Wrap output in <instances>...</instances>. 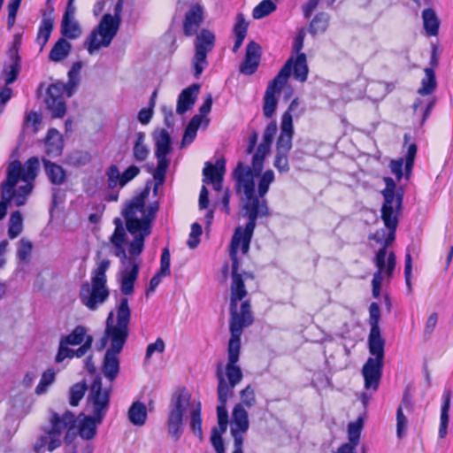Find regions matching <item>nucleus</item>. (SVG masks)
<instances>
[{
	"mask_svg": "<svg viewBox=\"0 0 453 453\" xmlns=\"http://www.w3.org/2000/svg\"><path fill=\"white\" fill-rule=\"evenodd\" d=\"M202 123V116L195 115L188 124L181 141V148L190 144L196 138L197 129Z\"/></svg>",
	"mask_w": 453,
	"mask_h": 453,
	"instance_id": "nucleus-42",
	"label": "nucleus"
},
{
	"mask_svg": "<svg viewBox=\"0 0 453 453\" xmlns=\"http://www.w3.org/2000/svg\"><path fill=\"white\" fill-rule=\"evenodd\" d=\"M200 85L192 84L191 86L184 88L178 96L176 111L178 114L182 115L188 111L196 103L197 95L199 93Z\"/></svg>",
	"mask_w": 453,
	"mask_h": 453,
	"instance_id": "nucleus-27",
	"label": "nucleus"
},
{
	"mask_svg": "<svg viewBox=\"0 0 453 453\" xmlns=\"http://www.w3.org/2000/svg\"><path fill=\"white\" fill-rule=\"evenodd\" d=\"M369 352L374 357H369L362 368L365 387L377 390L382 374L385 340L380 329H371L368 337Z\"/></svg>",
	"mask_w": 453,
	"mask_h": 453,
	"instance_id": "nucleus-12",
	"label": "nucleus"
},
{
	"mask_svg": "<svg viewBox=\"0 0 453 453\" xmlns=\"http://www.w3.org/2000/svg\"><path fill=\"white\" fill-rule=\"evenodd\" d=\"M44 171L50 181L53 185H62L66 179L65 171L62 166L42 158Z\"/></svg>",
	"mask_w": 453,
	"mask_h": 453,
	"instance_id": "nucleus-30",
	"label": "nucleus"
},
{
	"mask_svg": "<svg viewBox=\"0 0 453 453\" xmlns=\"http://www.w3.org/2000/svg\"><path fill=\"white\" fill-rule=\"evenodd\" d=\"M369 324L371 329H380L379 321L380 318V310L377 303H372L369 307Z\"/></svg>",
	"mask_w": 453,
	"mask_h": 453,
	"instance_id": "nucleus-57",
	"label": "nucleus"
},
{
	"mask_svg": "<svg viewBox=\"0 0 453 453\" xmlns=\"http://www.w3.org/2000/svg\"><path fill=\"white\" fill-rule=\"evenodd\" d=\"M273 180L274 173L273 170H267L261 175L258 182L257 196H256L259 200L265 199V196L268 192L269 187Z\"/></svg>",
	"mask_w": 453,
	"mask_h": 453,
	"instance_id": "nucleus-47",
	"label": "nucleus"
},
{
	"mask_svg": "<svg viewBox=\"0 0 453 453\" xmlns=\"http://www.w3.org/2000/svg\"><path fill=\"white\" fill-rule=\"evenodd\" d=\"M140 173V168L134 165L127 167L122 173L116 165H111L106 170L107 186L111 189L123 188Z\"/></svg>",
	"mask_w": 453,
	"mask_h": 453,
	"instance_id": "nucleus-22",
	"label": "nucleus"
},
{
	"mask_svg": "<svg viewBox=\"0 0 453 453\" xmlns=\"http://www.w3.org/2000/svg\"><path fill=\"white\" fill-rule=\"evenodd\" d=\"M87 332L85 326L79 325L69 334L63 336L60 340L63 341V343L68 345H80L87 341L88 336H90Z\"/></svg>",
	"mask_w": 453,
	"mask_h": 453,
	"instance_id": "nucleus-39",
	"label": "nucleus"
},
{
	"mask_svg": "<svg viewBox=\"0 0 453 453\" xmlns=\"http://www.w3.org/2000/svg\"><path fill=\"white\" fill-rule=\"evenodd\" d=\"M273 165L280 173H288L289 171L288 153L276 152Z\"/></svg>",
	"mask_w": 453,
	"mask_h": 453,
	"instance_id": "nucleus-58",
	"label": "nucleus"
},
{
	"mask_svg": "<svg viewBox=\"0 0 453 453\" xmlns=\"http://www.w3.org/2000/svg\"><path fill=\"white\" fill-rule=\"evenodd\" d=\"M88 386L86 382H78L73 385L69 390V403L72 406H77L83 398Z\"/></svg>",
	"mask_w": 453,
	"mask_h": 453,
	"instance_id": "nucleus-48",
	"label": "nucleus"
},
{
	"mask_svg": "<svg viewBox=\"0 0 453 453\" xmlns=\"http://www.w3.org/2000/svg\"><path fill=\"white\" fill-rule=\"evenodd\" d=\"M437 82L434 72L432 68L425 69V77L421 81V87L418 88V93L421 96L432 94L436 88Z\"/></svg>",
	"mask_w": 453,
	"mask_h": 453,
	"instance_id": "nucleus-43",
	"label": "nucleus"
},
{
	"mask_svg": "<svg viewBox=\"0 0 453 453\" xmlns=\"http://www.w3.org/2000/svg\"><path fill=\"white\" fill-rule=\"evenodd\" d=\"M403 409L407 411H411L413 409L411 395L407 388L404 390L402 402L396 410V434L399 438L403 436L408 423L407 417L403 414Z\"/></svg>",
	"mask_w": 453,
	"mask_h": 453,
	"instance_id": "nucleus-26",
	"label": "nucleus"
},
{
	"mask_svg": "<svg viewBox=\"0 0 453 453\" xmlns=\"http://www.w3.org/2000/svg\"><path fill=\"white\" fill-rule=\"evenodd\" d=\"M404 159L398 158L390 162V170L393 174L396 177L397 180H400L403 177V166Z\"/></svg>",
	"mask_w": 453,
	"mask_h": 453,
	"instance_id": "nucleus-64",
	"label": "nucleus"
},
{
	"mask_svg": "<svg viewBox=\"0 0 453 453\" xmlns=\"http://www.w3.org/2000/svg\"><path fill=\"white\" fill-rule=\"evenodd\" d=\"M291 63L292 59L288 60L266 88L264 96L263 111L267 119L272 118L275 113L278 104L276 95L280 93L291 74Z\"/></svg>",
	"mask_w": 453,
	"mask_h": 453,
	"instance_id": "nucleus-16",
	"label": "nucleus"
},
{
	"mask_svg": "<svg viewBox=\"0 0 453 453\" xmlns=\"http://www.w3.org/2000/svg\"><path fill=\"white\" fill-rule=\"evenodd\" d=\"M240 396L242 401L240 404H242L243 407L246 406L248 408H250L255 405V390L251 386L249 385L244 389H242L240 393Z\"/></svg>",
	"mask_w": 453,
	"mask_h": 453,
	"instance_id": "nucleus-53",
	"label": "nucleus"
},
{
	"mask_svg": "<svg viewBox=\"0 0 453 453\" xmlns=\"http://www.w3.org/2000/svg\"><path fill=\"white\" fill-rule=\"evenodd\" d=\"M74 357V350L68 348V344L63 343L60 340L58 350L55 358L57 363L63 362L65 358H72Z\"/></svg>",
	"mask_w": 453,
	"mask_h": 453,
	"instance_id": "nucleus-59",
	"label": "nucleus"
},
{
	"mask_svg": "<svg viewBox=\"0 0 453 453\" xmlns=\"http://www.w3.org/2000/svg\"><path fill=\"white\" fill-rule=\"evenodd\" d=\"M189 411V426L194 434L203 438L201 403L191 402L190 394L185 389L178 390L172 397L168 407L166 429L169 435L178 441L184 430V416Z\"/></svg>",
	"mask_w": 453,
	"mask_h": 453,
	"instance_id": "nucleus-6",
	"label": "nucleus"
},
{
	"mask_svg": "<svg viewBox=\"0 0 453 453\" xmlns=\"http://www.w3.org/2000/svg\"><path fill=\"white\" fill-rule=\"evenodd\" d=\"M211 441L217 453L225 452L222 436L216 430H211Z\"/></svg>",
	"mask_w": 453,
	"mask_h": 453,
	"instance_id": "nucleus-63",
	"label": "nucleus"
},
{
	"mask_svg": "<svg viewBox=\"0 0 453 453\" xmlns=\"http://www.w3.org/2000/svg\"><path fill=\"white\" fill-rule=\"evenodd\" d=\"M241 349V340L230 339L227 348L228 360L226 365V382L220 365L218 366L216 376L218 379V399L219 403H226L228 395L234 391L235 386L242 379V372L236 364L239 360Z\"/></svg>",
	"mask_w": 453,
	"mask_h": 453,
	"instance_id": "nucleus-11",
	"label": "nucleus"
},
{
	"mask_svg": "<svg viewBox=\"0 0 453 453\" xmlns=\"http://www.w3.org/2000/svg\"><path fill=\"white\" fill-rule=\"evenodd\" d=\"M260 60V46L251 41L246 48L245 59L240 66V72L246 75L253 74L259 65Z\"/></svg>",
	"mask_w": 453,
	"mask_h": 453,
	"instance_id": "nucleus-25",
	"label": "nucleus"
},
{
	"mask_svg": "<svg viewBox=\"0 0 453 453\" xmlns=\"http://www.w3.org/2000/svg\"><path fill=\"white\" fill-rule=\"evenodd\" d=\"M245 238L246 235L241 234L240 229H235L229 246V256L232 261L229 329L231 333L230 339L235 340H241L243 328L250 326L254 321L249 300L242 303L240 311L237 309L238 302L242 300L248 294L244 280L253 279V275L250 273L242 272L240 273L238 272L239 260L237 255L239 248L241 247L242 254L246 255L250 250L252 239H249L247 248H245Z\"/></svg>",
	"mask_w": 453,
	"mask_h": 453,
	"instance_id": "nucleus-2",
	"label": "nucleus"
},
{
	"mask_svg": "<svg viewBox=\"0 0 453 453\" xmlns=\"http://www.w3.org/2000/svg\"><path fill=\"white\" fill-rule=\"evenodd\" d=\"M103 420H98L96 415L84 416L83 419L79 422L78 432L79 435L87 441H89L96 434L97 426L100 425Z\"/></svg>",
	"mask_w": 453,
	"mask_h": 453,
	"instance_id": "nucleus-28",
	"label": "nucleus"
},
{
	"mask_svg": "<svg viewBox=\"0 0 453 453\" xmlns=\"http://www.w3.org/2000/svg\"><path fill=\"white\" fill-rule=\"evenodd\" d=\"M130 317L128 300L122 297L116 307V319L114 311H111L106 319L104 336L96 343L98 350L104 349L110 343V348L106 350L104 357L102 372L111 382L117 378L119 372V354L122 351L128 337Z\"/></svg>",
	"mask_w": 453,
	"mask_h": 453,
	"instance_id": "nucleus-3",
	"label": "nucleus"
},
{
	"mask_svg": "<svg viewBox=\"0 0 453 453\" xmlns=\"http://www.w3.org/2000/svg\"><path fill=\"white\" fill-rule=\"evenodd\" d=\"M101 252L96 257V266L91 273V282L84 281L81 285L79 298L81 303L89 311H96L104 304L110 296L107 288L106 271L109 269L111 261L101 258Z\"/></svg>",
	"mask_w": 453,
	"mask_h": 453,
	"instance_id": "nucleus-9",
	"label": "nucleus"
},
{
	"mask_svg": "<svg viewBox=\"0 0 453 453\" xmlns=\"http://www.w3.org/2000/svg\"><path fill=\"white\" fill-rule=\"evenodd\" d=\"M91 161V155L87 151L74 150L65 159V163L71 166L80 167L88 165Z\"/></svg>",
	"mask_w": 453,
	"mask_h": 453,
	"instance_id": "nucleus-46",
	"label": "nucleus"
},
{
	"mask_svg": "<svg viewBox=\"0 0 453 453\" xmlns=\"http://www.w3.org/2000/svg\"><path fill=\"white\" fill-rule=\"evenodd\" d=\"M232 418L231 434L234 437V450L242 451V434L249 429L248 412L242 404L234 406Z\"/></svg>",
	"mask_w": 453,
	"mask_h": 453,
	"instance_id": "nucleus-20",
	"label": "nucleus"
},
{
	"mask_svg": "<svg viewBox=\"0 0 453 453\" xmlns=\"http://www.w3.org/2000/svg\"><path fill=\"white\" fill-rule=\"evenodd\" d=\"M17 42L8 50L9 61L4 64L3 74L6 85L13 83L20 70V57L17 47Z\"/></svg>",
	"mask_w": 453,
	"mask_h": 453,
	"instance_id": "nucleus-24",
	"label": "nucleus"
},
{
	"mask_svg": "<svg viewBox=\"0 0 453 453\" xmlns=\"http://www.w3.org/2000/svg\"><path fill=\"white\" fill-rule=\"evenodd\" d=\"M248 30V23L245 21L244 16L242 13L237 15L236 24L234 27V33L235 35V42L233 46V51L236 53L242 46Z\"/></svg>",
	"mask_w": 453,
	"mask_h": 453,
	"instance_id": "nucleus-36",
	"label": "nucleus"
},
{
	"mask_svg": "<svg viewBox=\"0 0 453 453\" xmlns=\"http://www.w3.org/2000/svg\"><path fill=\"white\" fill-rule=\"evenodd\" d=\"M152 137L155 144V157L157 161V165L153 173V178L157 186L164 183L165 173L170 165L171 160L168 155L173 150L172 138L170 133L164 128L155 130Z\"/></svg>",
	"mask_w": 453,
	"mask_h": 453,
	"instance_id": "nucleus-15",
	"label": "nucleus"
},
{
	"mask_svg": "<svg viewBox=\"0 0 453 453\" xmlns=\"http://www.w3.org/2000/svg\"><path fill=\"white\" fill-rule=\"evenodd\" d=\"M424 28L428 35L435 36L439 31L440 22L434 10L428 8L423 11Z\"/></svg>",
	"mask_w": 453,
	"mask_h": 453,
	"instance_id": "nucleus-38",
	"label": "nucleus"
},
{
	"mask_svg": "<svg viewBox=\"0 0 453 453\" xmlns=\"http://www.w3.org/2000/svg\"><path fill=\"white\" fill-rule=\"evenodd\" d=\"M226 173V160L221 157L217 159L215 165L206 162L203 169V182L211 183L213 188L219 192L222 189V183Z\"/></svg>",
	"mask_w": 453,
	"mask_h": 453,
	"instance_id": "nucleus-23",
	"label": "nucleus"
},
{
	"mask_svg": "<svg viewBox=\"0 0 453 453\" xmlns=\"http://www.w3.org/2000/svg\"><path fill=\"white\" fill-rule=\"evenodd\" d=\"M276 132H277V124H276V122H274V121L270 122L267 125V127H266V128H265V130L264 132L263 141L262 142H265L267 144H272L273 137H274Z\"/></svg>",
	"mask_w": 453,
	"mask_h": 453,
	"instance_id": "nucleus-62",
	"label": "nucleus"
},
{
	"mask_svg": "<svg viewBox=\"0 0 453 453\" xmlns=\"http://www.w3.org/2000/svg\"><path fill=\"white\" fill-rule=\"evenodd\" d=\"M276 10V4L271 0H263L257 5L252 12V16L256 19H260Z\"/></svg>",
	"mask_w": 453,
	"mask_h": 453,
	"instance_id": "nucleus-50",
	"label": "nucleus"
},
{
	"mask_svg": "<svg viewBox=\"0 0 453 453\" xmlns=\"http://www.w3.org/2000/svg\"><path fill=\"white\" fill-rule=\"evenodd\" d=\"M81 68V62L73 63L68 72L69 81L66 84L58 82L51 84L48 88L45 103L53 118H62L65 114L66 105L64 95L66 94L69 97L73 95V89L79 83Z\"/></svg>",
	"mask_w": 453,
	"mask_h": 453,
	"instance_id": "nucleus-13",
	"label": "nucleus"
},
{
	"mask_svg": "<svg viewBox=\"0 0 453 453\" xmlns=\"http://www.w3.org/2000/svg\"><path fill=\"white\" fill-rule=\"evenodd\" d=\"M63 150L62 134L55 128L48 131L45 138V152L50 157H58Z\"/></svg>",
	"mask_w": 453,
	"mask_h": 453,
	"instance_id": "nucleus-29",
	"label": "nucleus"
},
{
	"mask_svg": "<svg viewBox=\"0 0 453 453\" xmlns=\"http://www.w3.org/2000/svg\"><path fill=\"white\" fill-rule=\"evenodd\" d=\"M296 105V101L293 100L288 107V110L282 115L280 134L276 144L277 152L288 153L292 148V137L294 130L292 116L289 111H292Z\"/></svg>",
	"mask_w": 453,
	"mask_h": 453,
	"instance_id": "nucleus-21",
	"label": "nucleus"
},
{
	"mask_svg": "<svg viewBox=\"0 0 453 453\" xmlns=\"http://www.w3.org/2000/svg\"><path fill=\"white\" fill-rule=\"evenodd\" d=\"M128 418L134 426H141L147 419V409L144 403L134 402L128 411Z\"/></svg>",
	"mask_w": 453,
	"mask_h": 453,
	"instance_id": "nucleus-34",
	"label": "nucleus"
},
{
	"mask_svg": "<svg viewBox=\"0 0 453 453\" xmlns=\"http://www.w3.org/2000/svg\"><path fill=\"white\" fill-rule=\"evenodd\" d=\"M202 234V226L198 223H193L191 226V232L189 234L188 240L187 242L188 246L190 249H195L200 242V235Z\"/></svg>",
	"mask_w": 453,
	"mask_h": 453,
	"instance_id": "nucleus-54",
	"label": "nucleus"
},
{
	"mask_svg": "<svg viewBox=\"0 0 453 453\" xmlns=\"http://www.w3.org/2000/svg\"><path fill=\"white\" fill-rule=\"evenodd\" d=\"M75 422V415L70 411H65L62 415L52 411L50 417V428L45 435L40 437L36 449L46 448L48 451H53L61 446L63 434L65 444H71L76 437Z\"/></svg>",
	"mask_w": 453,
	"mask_h": 453,
	"instance_id": "nucleus-10",
	"label": "nucleus"
},
{
	"mask_svg": "<svg viewBox=\"0 0 453 453\" xmlns=\"http://www.w3.org/2000/svg\"><path fill=\"white\" fill-rule=\"evenodd\" d=\"M14 180L10 178L9 183L1 184V200H0V221L7 213L8 205L13 202L18 207L27 203V197L32 192L30 184L21 185L18 189H13Z\"/></svg>",
	"mask_w": 453,
	"mask_h": 453,
	"instance_id": "nucleus-18",
	"label": "nucleus"
},
{
	"mask_svg": "<svg viewBox=\"0 0 453 453\" xmlns=\"http://www.w3.org/2000/svg\"><path fill=\"white\" fill-rule=\"evenodd\" d=\"M165 349V342L162 338L158 337L155 342L150 343L147 346L146 352H145V361H149L152 355L156 352L157 353H163Z\"/></svg>",
	"mask_w": 453,
	"mask_h": 453,
	"instance_id": "nucleus-55",
	"label": "nucleus"
},
{
	"mask_svg": "<svg viewBox=\"0 0 453 453\" xmlns=\"http://www.w3.org/2000/svg\"><path fill=\"white\" fill-rule=\"evenodd\" d=\"M203 8L198 5H193L185 14L183 21V33L186 36L196 35L195 41V55L192 60L194 75L198 79L203 70L208 66L207 54L214 47L215 35L207 29H203L197 34L198 28L203 22Z\"/></svg>",
	"mask_w": 453,
	"mask_h": 453,
	"instance_id": "nucleus-7",
	"label": "nucleus"
},
{
	"mask_svg": "<svg viewBox=\"0 0 453 453\" xmlns=\"http://www.w3.org/2000/svg\"><path fill=\"white\" fill-rule=\"evenodd\" d=\"M122 1L119 0L115 6L114 16L104 14L99 25L92 30L84 42L89 54H93L101 47H108L118 33L120 25V12Z\"/></svg>",
	"mask_w": 453,
	"mask_h": 453,
	"instance_id": "nucleus-14",
	"label": "nucleus"
},
{
	"mask_svg": "<svg viewBox=\"0 0 453 453\" xmlns=\"http://www.w3.org/2000/svg\"><path fill=\"white\" fill-rule=\"evenodd\" d=\"M452 393L449 389L444 390L441 400V417H440V427H439V437L444 438L447 434V428L449 424V411L450 409Z\"/></svg>",
	"mask_w": 453,
	"mask_h": 453,
	"instance_id": "nucleus-31",
	"label": "nucleus"
},
{
	"mask_svg": "<svg viewBox=\"0 0 453 453\" xmlns=\"http://www.w3.org/2000/svg\"><path fill=\"white\" fill-rule=\"evenodd\" d=\"M438 322V313L433 312L430 314V316L427 318L425 328H424V338L426 340L430 339L436 325Z\"/></svg>",
	"mask_w": 453,
	"mask_h": 453,
	"instance_id": "nucleus-60",
	"label": "nucleus"
},
{
	"mask_svg": "<svg viewBox=\"0 0 453 453\" xmlns=\"http://www.w3.org/2000/svg\"><path fill=\"white\" fill-rule=\"evenodd\" d=\"M253 172L254 169L239 162L233 173L236 189L238 192L242 190L245 197L242 208L248 218V222L244 228L242 226L235 228L241 230V234L246 235L245 248H247L249 239L253 236L257 219L258 218L270 216L266 199L259 200L255 195Z\"/></svg>",
	"mask_w": 453,
	"mask_h": 453,
	"instance_id": "nucleus-5",
	"label": "nucleus"
},
{
	"mask_svg": "<svg viewBox=\"0 0 453 453\" xmlns=\"http://www.w3.org/2000/svg\"><path fill=\"white\" fill-rule=\"evenodd\" d=\"M115 230L110 237V242L104 243V246L110 247L112 254L119 257L121 266L119 272V280L120 282V290L129 296L134 292V285L139 273L140 264L135 257H127L125 245L128 244L126 230L120 219H114Z\"/></svg>",
	"mask_w": 453,
	"mask_h": 453,
	"instance_id": "nucleus-8",
	"label": "nucleus"
},
{
	"mask_svg": "<svg viewBox=\"0 0 453 453\" xmlns=\"http://www.w3.org/2000/svg\"><path fill=\"white\" fill-rule=\"evenodd\" d=\"M55 371L52 368L46 370L42 374L40 382L35 388V394H44L47 391L48 387H50L55 381Z\"/></svg>",
	"mask_w": 453,
	"mask_h": 453,
	"instance_id": "nucleus-51",
	"label": "nucleus"
},
{
	"mask_svg": "<svg viewBox=\"0 0 453 453\" xmlns=\"http://www.w3.org/2000/svg\"><path fill=\"white\" fill-rule=\"evenodd\" d=\"M417 153V145L415 143H411L407 148V154L405 157V172L406 178H409L411 174V169L414 165V159Z\"/></svg>",
	"mask_w": 453,
	"mask_h": 453,
	"instance_id": "nucleus-56",
	"label": "nucleus"
},
{
	"mask_svg": "<svg viewBox=\"0 0 453 453\" xmlns=\"http://www.w3.org/2000/svg\"><path fill=\"white\" fill-rule=\"evenodd\" d=\"M292 59L291 72L293 71V76L296 81L303 82L307 80L309 68L306 61V55L304 53L298 54L294 59L291 57L288 60Z\"/></svg>",
	"mask_w": 453,
	"mask_h": 453,
	"instance_id": "nucleus-32",
	"label": "nucleus"
},
{
	"mask_svg": "<svg viewBox=\"0 0 453 453\" xmlns=\"http://www.w3.org/2000/svg\"><path fill=\"white\" fill-rule=\"evenodd\" d=\"M159 273L165 275H170V252L168 248H165L162 251L161 260H160V270Z\"/></svg>",
	"mask_w": 453,
	"mask_h": 453,
	"instance_id": "nucleus-61",
	"label": "nucleus"
},
{
	"mask_svg": "<svg viewBox=\"0 0 453 453\" xmlns=\"http://www.w3.org/2000/svg\"><path fill=\"white\" fill-rule=\"evenodd\" d=\"M61 35L65 39L74 40L81 36L82 31L79 22L75 19H62L60 26Z\"/></svg>",
	"mask_w": 453,
	"mask_h": 453,
	"instance_id": "nucleus-37",
	"label": "nucleus"
},
{
	"mask_svg": "<svg viewBox=\"0 0 453 453\" xmlns=\"http://www.w3.org/2000/svg\"><path fill=\"white\" fill-rule=\"evenodd\" d=\"M386 188L381 194L384 197V203L381 207V219L386 228L377 231L372 239L382 244L375 257V265L377 272L374 273L372 286V296L378 298L380 294L381 284L383 280L382 273L391 277L395 267V255L393 251L388 250L389 246L395 238V231L398 226V218L401 213L403 194L402 190L395 191V183L390 177L384 178Z\"/></svg>",
	"mask_w": 453,
	"mask_h": 453,
	"instance_id": "nucleus-1",
	"label": "nucleus"
},
{
	"mask_svg": "<svg viewBox=\"0 0 453 453\" xmlns=\"http://www.w3.org/2000/svg\"><path fill=\"white\" fill-rule=\"evenodd\" d=\"M40 170V161L38 157H30L24 165L18 160L12 162L6 173V180L3 183H9L10 178L12 177L14 180L13 189H17L16 187L19 180L26 182L25 185L30 184L33 186V181L38 175Z\"/></svg>",
	"mask_w": 453,
	"mask_h": 453,
	"instance_id": "nucleus-17",
	"label": "nucleus"
},
{
	"mask_svg": "<svg viewBox=\"0 0 453 453\" xmlns=\"http://www.w3.org/2000/svg\"><path fill=\"white\" fill-rule=\"evenodd\" d=\"M270 149L271 144L263 142L258 145L252 158V167L256 173H259L262 171L265 157L269 153Z\"/></svg>",
	"mask_w": 453,
	"mask_h": 453,
	"instance_id": "nucleus-45",
	"label": "nucleus"
},
{
	"mask_svg": "<svg viewBox=\"0 0 453 453\" xmlns=\"http://www.w3.org/2000/svg\"><path fill=\"white\" fill-rule=\"evenodd\" d=\"M72 45L65 38H60L51 49L49 58L53 62L64 60L70 53Z\"/></svg>",
	"mask_w": 453,
	"mask_h": 453,
	"instance_id": "nucleus-33",
	"label": "nucleus"
},
{
	"mask_svg": "<svg viewBox=\"0 0 453 453\" xmlns=\"http://www.w3.org/2000/svg\"><path fill=\"white\" fill-rule=\"evenodd\" d=\"M88 402L91 404L92 413L96 415L98 420L105 417L110 404V389H103L102 379L96 376L90 387Z\"/></svg>",
	"mask_w": 453,
	"mask_h": 453,
	"instance_id": "nucleus-19",
	"label": "nucleus"
},
{
	"mask_svg": "<svg viewBox=\"0 0 453 453\" xmlns=\"http://www.w3.org/2000/svg\"><path fill=\"white\" fill-rule=\"evenodd\" d=\"M33 249L32 242L25 238L19 240L18 243L17 257L22 262H27Z\"/></svg>",
	"mask_w": 453,
	"mask_h": 453,
	"instance_id": "nucleus-52",
	"label": "nucleus"
},
{
	"mask_svg": "<svg viewBox=\"0 0 453 453\" xmlns=\"http://www.w3.org/2000/svg\"><path fill=\"white\" fill-rule=\"evenodd\" d=\"M23 231V217L19 211L11 213L8 222V236L10 239L17 238Z\"/></svg>",
	"mask_w": 453,
	"mask_h": 453,
	"instance_id": "nucleus-41",
	"label": "nucleus"
},
{
	"mask_svg": "<svg viewBox=\"0 0 453 453\" xmlns=\"http://www.w3.org/2000/svg\"><path fill=\"white\" fill-rule=\"evenodd\" d=\"M150 155V149L145 144V134L138 132L133 147V157L136 162H144Z\"/></svg>",
	"mask_w": 453,
	"mask_h": 453,
	"instance_id": "nucleus-35",
	"label": "nucleus"
},
{
	"mask_svg": "<svg viewBox=\"0 0 453 453\" xmlns=\"http://www.w3.org/2000/svg\"><path fill=\"white\" fill-rule=\"evenodd\" d=\"M53 30V19L43 17L38 29L36 42L41 45V50L46 45Z\"/></svg>",
	"mask_w": 453,
	"mask_h": 453,
	"instance_id": "nucleus-40",
	"label": "nucleus"
},
{
	"mask_svg": "<svg viewBox=\"0 0 453 453\" xmlns=\"http://www.w3.org/2000/svg\"><path fill=\"white\" fill-rule=\"evenodd\" d=\"M363 428V420L359 418L356 422H351L348 426V438L347 444L357 446L360 440L361 431Z\"/></svg>",
	"mask_w": 453,
	"mask_h": 453,
	"instance_id": "nucleus-49",
	"label": "nucleus"
},
{
	"mask_svg": "<svg viewBox=\"0 0 453 453\" xmlns=\"http://www.w3.org/2000/svg\"><path fill=\"white\" fill-rule=\"evenodd\" d=\"M149 196L146 188L130 200L122 211L127 231L134 235L128 243V252L132 256H139L144 248V239L151 233V223L156 217L159 205L154 202L145 207V200Z\"/></svg>",
	"mask_w": 453,
	"mask_h": 453,
	"instance_id": "nucleus-4",
	"label": "nucleus"
},
{
	"mask_svg": "<svg viewBox=\"0 0 453 453\" xmlns=\"http://www.w3.org/2000/svg\"><path fill=\"white\" fill-rule=\"evenodd\" d=\"M329 24V15L326 12H319L314 16L310 23L309 32L312 35L324 33Z\"/></svg>",
	"mask_w": 453,
	"mask_h": 453,
	"instance_id": "nucleus-44",
	"label": "nucleus"
}]
</instances>
